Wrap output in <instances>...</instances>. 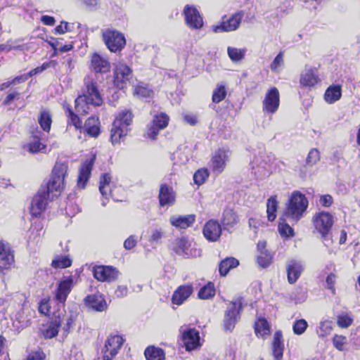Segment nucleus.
Masks as SVG:
<instances>
[{
	"instance_id": "nucleus-1",
	"label": "nucleus",
	"mask_w": 360,
	"mask_h": 360,
	"mask_svg": "<svg viewBox=\"0 0 360 360\" xmlns=\"http://www.w3.org/2000/svg\"><path fill=\"white\" fill-rule=\"evenodd\" d=\"M84 83L86 90L75 99V110L78 113L86 115L89 113L91 106H101L103 98L96 82L90 78H85Z\"/></svg>"
},
{
	"instance_id": "nucleus-2",
	"label": "nucleus",
	"mask_w": 360,
	"mask_h": 360,
	"mask_svg": "<svg viewBox=\"0 0 360 360\" xmlns=\"http://www.w3.org/2000/svg\"><path fill=\"white\" fill-rule=\"evenodd\" d=\"M68 171V165L62 162H56L52 174L48 183L45 186H41L48 195L51 196V199L57 198L61 193L64 188L65 177Z\"/></svg>"
},
{
	"instance_id": "nucleus-3",
	"label": "nucleus",
	"mask_w": 360,
	"mask_h": 360,
	"mask_svg": "<svg viewBox=\"0 0 360 360\" xmlns=\"http://www.w3.org/2000/svg\"><path fill=\"white\" fill-rule=\"evenodd\" d=\"M308 207V200L300 191H294L287 204L283 217L293 222H297Z\"/></svg>"
},
{
	"instance_id": "nucleus-4",
	"label": "nucleus",
	"mask_w": 360,
	"mask_h": 360,
	"mask_svg": "<svg viewBox=\"0 0 360 360\" xmlns=\"http://www.w3.org/2000/svg\"><path fill=\"white\" fill-rule=\"evenodd\" d=\"M312 223L315 230L321 234L323 244L326 247L330 246L333 243L330 232L334 223V216L328 212H319L313 216Z\"/></svg>"
},
{
	"instance_id": "nucleus-5",
	"label": "nucleus",
	"mask_w": 360,
	"mask_h": 360,
	"mask_svg": "<svg viewBox=\"0 0 360 360\" xmlns=\"http://www.w3.org/2000/svg\"><path fill=\"white\" fill-rule=\"evenodd\" d=\"M133 115L131 111L124 110L120 112L113 122L110 139L112 144L119 143L128 132V127L131 124Z\"/></svg>"
},
{
	"instance_id": "nucleus-6",
	"label": "nucleus",
	"mask_w": 360,
	"mask_h": 360,
	"mask_svg": "<svg viewBox=\"0 0 360 360\" xmlns=\"http://www.w3.org/2000/svg\"><path fill=\"white\" fill-rule=\"evenodd\" d=\"M124 339L119 335H110L105 340L103 360H112L122 347Z\"/></svg>"
},
{
	"instance_id": "nucleus-7",
	"label": "nucleus",
	"mask_w": 360,
	"mask_h": 360,
	"mask_svg": "<svg viewBox=\"0 0 360 360\" xmlns=\"http://www.w3.org/2000/svg\"><path fill=\"white\" fill-rule=\"evenodd\" d=\"M103 38L107 47L112 52L121 51L126 44L124 35L117 30H105L103 33Z\"/></svg>"
},
{
	"instance_id": "nucleus-8",
	"label": "nucleus",
	"mask_w": 360,
	"mask_h": 360,
	"mask_svg": "<svg viewBox=\"0 0 360 360\" xmlns=\"http://www.w3.org/2000/svg\"><path fill=\"white\" fill-rule=\"evenodd\" d=\"M131 68L124 62H117L114 69V84L119 89H123L132 79Z\"/></svg>"
},
{
	"instance_id": "nucleus-9",
	"label": "nucleus",
	"mask_w": 360,
	"mask_h": 360,
	"mask_svg": "<svg viewBox=\"0 0 360 360\" xmlns=\"http://www.w3.org/2000/svg\"><path fill=\"white\" fill-rule=\"evenodd\" d=\"M15 307V304H9L8 307V312L12 319L17 321L20 326L18 328H25L30 323V309L26 304H18V311L15 312L13 309Z\"/></svg>"
},
{
	"instance_id": "nucleus-10",
	"label": "nucleus",
	"mask_w": 360,
	"mask_h": 360,
	"mask_svg": "<svg viewBox=\"0 0 360 360\" xmlns=\"http://www.w3.org/2000/svg\"><path fill=\"white\" fill-rule=\"evenodd\" d=\"M280 104L278 90L276 87H271L267 91L262 101V110L266 113H275Z\"/></svg>"
},
{
	"instance_id": "nucleus-11",
	"label": "nucleus",
	"mask_w": 360,
	"mask_h": 360,
	"mask_svg": "<svg viewBox=\"0 0 360 360\" xmlns=\"http://www.w3.org/2000/svg\"><path fill=\"white\" fill-rule=\"evenodd\" d=\"M44 191V188L40 187L37 193L34 196L32 200L30 212L33 216L37 217L40 214L45 210L48 201L53 200L51 199V196L48 195Z\"/></svg>"
},
{
	"instance_id": "nucleus-12",
	"label": "nucleus",
	"mask_w": 360,
	"mask_h": 360,
	"mask_svg": "<svg viewBox=\"0 0 360 360\" xmlns=\"http://www.w3.org/2000/svg\"><path fill=\"white\" fill-rule=\"evenodd\" d=\"M243 17V14L242 12H237L227 20H225L224 18L220 25L212 26V31L216 33L235 31L239 27Z\"/></svg>"
},
{
	"instance_id": "nucleus-13",
	"label": "nucleus",
	"mask_w": 360,
	"mask_h": 360,
	"mask_svg": "<svg viewBox=\"0 0 360 360\" xmlns=\"http://www.w3.org/2000/svg\"><path fill=\"white\" fill-rule=\"evenodd\" d=\"M169 120L167 115L164 112L155 115L152 122L148 125L146 136L155 139L159 131L167 126Z\"/></svg>"
},
{
	"instance_id": "nucleus-14",
	"label": "nucleus",
	"mask_w": 360,
	"mask_h": 360,
	"mask_svg": "<svg viewBox=\"0 0 360 360\" xmlns=\"http://www.w3.org/2000/svg\"><path fill=\"white\" fill-rule=\"evenodd\" d=\"M241 304L238 302H233L228 306L224 316V328L226 330L231 331L239 317V310Z\"/></svg>"
},
{
	"instance_id": "nucleus-15",
	"label": "nucleus",
	"mask_w": 360,
	"mask_h": 360,
	"mask_svg": "<svg viewBox=\"0 0 360 360\" xmlns=\"http://www.w3.org/2000/svg\"><path fill=\"white\" fill-rule=\"evenodd\" d=\"M94 276L99 281L112 282L118 277L117 270L110 266H100L94 269Z\"/></svg>"
},
{
	"instance_id": "nucleus-16",
	"label": "nucleus",
	"mask_w": 360,
	"mask_h": 360,
	"mask_svg": "<svg viewBox=\"0 0 360 360\" xmlns=\"http://www.w3.org/2000/svg\"><path fill=\"white\" fill-rule=\"evenodd\" d=\"M222 229L217 221L210 219L204 225L203 235L208 241L216 242L221 235Z\"/></svg>"
},
{
	"instance_id": "nucleus-17",
	"label": "nucleus",
	"mask_w": 360,
	"mask_h": 360,
	"mask_svg": "<svg viewBox=\"0 0 360 360\" xmlns=\"http://www.w3.org/2000/svg\"><path fill=\"white\" fill-rule=\"evenodd\" d=\"M229 160V151L224 149L217 150L211 159V167L213 172L221 174Z\"/></svg>"
},
{
	"instance_id": "nucleus-18",
	"label": "nucleus",
	"mask_w": 360,
	"mask_h": 360,
	"mask_svg": "<svg viewBox=\"0 0 360 360\" xmlns=\"http://www.w3.org/2000/svg\"><path fill=\"white\" fill-rule=\"evenodd\" d=\"M182 340L187 351L193 350L200 347L199 333L194 328L181 330Z\"/></svg>"
},
{
	"instance_id": "nucleus-19",
	"label": "nucleus",
	"mask_w": 360,
	"mask_h": 360,
	"mask_svg": "<svg viewBox=\"0 0 360 360\" xmlns=\"http://www.w3.org/2000/svg\"><path fill=\"white\" fill-rule=\"evenodd\" d=\"M176 252L184 257H197L200 255V250L191 248V243L186 238H181L176 240Z\"/></svg>"
},
{
	"instance_id": "nucleus-20",
	"label": "nucleus",
	"mask_w": 360,
	"mask_h": 360,
	"mask_svg": "<svg viewBox=\"0 0 360 360\" xmlns=\"http://www.w3.org/2000/svg\"><path fill=\"white\" fill-rule=\"evenodd\" d=\"M184 15L186 24L193 29H200L202 27V18L198 11L192 6L184 8Z\"/></svg>"
},
{
	"instance_id": "nucleus-21",
	"label": "nucleus",
	"mask_w": 360,
	"mask_h": 360,
	"mask_svg": "<svg viewBox=\"0 0 360 360\" xmlns=\"http://www.w3.org/2000/svg\"><path fill=\"white\" fill-rule=\"evenodd\" d=\"M91 68L96 73H106L110 70V63L106 57L95 53L91 57Z\"/></svg>"
},
{
	"instance_id": "nucleus-22",
	"label": "nucleus",
	"mask_w": 360,
	"mask_h": 360,
	"mask_svg": "<svg viewBox=\"0 0 360 360\" xmlns=\"http://www.w3.org/2000/svg\"><path fill=\"white\" fill-rule=\"evenodd\" d=\"M193 288L191 284L180 285L174 292L172 297V302L174 304L181 305L192 295Z\"/></svg>"
},
{
	"instance_id": "nucleus-23",
	"label": "nucleus",
	"mask_w": 360,
	"mask_h": 360,
	"mask_svg": "<svg viewBox=\"0 0 360 360\" xmlns=\"http://www.w3.org/2000/svg\"><path fill=\"white\" fill-rule=\"evenodd\" d=\"M238 221V216L233 210L224 209L221 217V226L224 231H231Z\"/></svg>"
},
{
	"instance_id": "nucleus-24",
	"label": "nucleus",
	"mask_w": 360,
	"mask_h": 360,
	"mask_svg": "<svg viewBox=\"0 0 360 360\" xmlns=\"http://www.w3.org/2000/svg\"><path fill=\"white\" fill-rule=\"evenodd\" d=\"M73 287V280L67 277L60 281L56 293V299L60 303H64Z\"/></svg>"
},
{
	"instance_id": "nucleus-25",
	"label": "nucleus",
	"mask_w": 360,
	"mask_h": 360,
	"mask_svg": "<svg viewBox=\"0 0 360 360\" xmlns=\"http://www.w3.org/2000/svg\"><path fill=\"white\" fill-rule=\"evenodd\" d=\"M95 160L96 155H94L90 160H86L81 165L77 181V185L81 188H84L85 187V184L90 176Z\"/></svg>"
},
{
	"instance_id": "nucleus-26",
	"label": "nucleus",
	"mask_w": 360,
	"mask_h": 360,
	"mask_svg": "<svg viewBox=\"0 0 360 360\" xmlns=\"http://www.w3.org/2000/svg\"><path fill=\"white\" fill-rule=\"evenodd\" d=\"M303 269V265L300 262L293 259L288 261L286 264V270L288 282L290 284L295 283L300 278Z\"/></svg>"
},
{
	"instance_id": "nucleus-27",
	"label": "nucleus",
	"mask_w": 360,
	"mask_h": 360,
	"mask_svg": "<svg viewBox=\"0 0 360 360\" xmlns=\"http://www.w3.org/2000/svg\"><path fill=\"white\" fill-rule=\"evenodd\" d=\"M176 200V194L173 188L166 184H162L159 191V201L162 207L172 205Z\"/></svg>"
},
{
	"instance_id": "nucleus-28",
	"label": "nucleus",
	"mask_w": 360,
	"mask_h": 360,
	"mask_svg": "<svg viewBox=\"0 0 360 360\" xmlns=\"http://www.w3.org/2000/svg\"><path fill=\"white\" fill-rule=\"evenodd\" d=\"M62 326V319L54 314L45 329L42 330L43 335L46 339H51L58 334L59 328Z\"/></svg>"
},
{
	"instance_id": "nucleus-29",
	"label": "nucleus",
	"mask_w": 360,
	"mask_h": 360,
	"mask_svg": "<svg viewBox=\"0 0 360 360\" xmlns=\"http://www.w3.org/2000/svg\"><path fill=\"white\" fill-rule=\"evenodd\" d=\"M85 304L97 311H103L107 309V303L101 294H94L84 299Z\"/></svg>"
},
{
	"instance_id": "nucleus-30",
	"label": "nucleus",
	"mask_w": 360,
	"mask_h": 360,
	"mask_svg": "<svg viewBox=\"0 0 360 360\" xmlns=\"http://www.w3.org/2000/svg\"><path fill=\"white\" fill-rule=\"evenodd\" d=\"M13 262L14 257L9 247L0 241V269L10 268Z\"/></svg>"
},
{
	"instance_id": "nucleus-31",
	"label": "nucleus",
	"mask_w": 360,
	"mask_h": 360,
	"mask_svg": "<svg viewBox=\"0 0 360 360\" xmlns=\"http://www.w3.org/2000/svg\"><path fill=\"white\" fill-rule=\"evenodd\" d=\"M319 82V78L316 69H305L301 75L300 84L304 86L311 87Z\"/></svg>"
},
{
	"instance_id": "nucleus-32",
	"label": "nucleus",
	"mask_w": 360,
	"mask_h": 360,
	"mask_svg": "<svg viewBox=\"0 0 360 360\" xmlns=\"http://www.w3.org/2000/svg\"><path fill=\"white\" fill-rule=\"evenodd\" d=\"M272 350L274 360H281L283 358L284 345L283 334L281 330H277L274 335Z\"/></svg>"
},
{
	"instance_id": "nucleus-33",
	"label": "nucleus",
	"mask_w": 360,
	"mask_h": 360,
	"mask_svg": "<svg viewBox=\"0 0 360 360\" xmlns=\"http://www.w3.org/2000/svg\"><path fill=\"white\" fill-rule=\"evenodd\" d=\"M195 216L188 214L185 216L175 215L172 216L169 221L172 226L179 229H186L191 226L195 221Z\"/></svg>"
},
{
	"instance_id": "nucleus-34",
	"label": "nucleus",
	"mask_w": 360,
	"mask_h": 360,
	"mask_svg": "<svg viewBox=\"0 0 360 360\" xmlns=\"http://www.w3.org/2000/svg\"><path fill=\"white\" fill-rule=\"evenodd\" d=\"M99 191L102 196L107 199L108 195L113 197L111 188V176L109 174H103L100 178Z\"/></svg>"
},
{
	"instance_id": "nucleus-35",
	"label": "nucleus",
	"mask_w": 360,
	"mask_h": 360,
	"mask_svg": "<svg viewBox=\"0 0 360 360\" xmlns=\"http://www.w3.org/2000/svg\"><path fill=\"white\" fill-rule=\"evenodd\" d=\"M342 96V89L339 85H331L326 91L324 99L326 103L332 104L339 101Z\"/></svg>"
},
{
	"instance_id": "nucleus-36",
	"label": "nucleus",
	"mask_w": 360,
	"mask_h": 360,
	"mask_svg": "<svg viewBox=\"0 0 360 360\" xmlns=\"http://www.w3.org/2000/svg\"><path fill=\"white\" fill-rule=\"evenodd\" d=\"M58 316H60L62 319L63 330L65 334L70 332V328L75 323L77 314L73 312L67 314L66 312L58 311L56 313Z\"/></svg>"
},
{
	"instance_id": "nucleus-37",
	"label": "nucleus",
	"mask_w": 360,
	"mask_h": 360,
	"mask_svg": "<svg viewBox=\"0 0 360 360\" xmlns=\"http://www.w3.org/2000/svg\"><path fill=\"white\" fill-rule=\"evenodd\" d=\"M255 330L258 337L265 339L270 334L271 327L265 319L261 318L255 322Z\"/></svg>"
},
{
	"instance_id": "nucleus-38",
	"label": "nucleus",
	"mask_w": 360,
	"mask_h": 360,
	"mask_svg": "<svg viewBox=\"0 0 360 360\" xmlns=\"http://www.w3.org/2000/svg\"><path fill=\"white\" fill-rule=\"evenodd\" d=\"M99 120L97 117L92 116L89 117L85 122L84 128L86 133L93 136L96 137L100 134Z\"/></svg>"
},
{
	"instance_id": "nucleus-39",
	"label": "nucleus",
	"mask_w": 360,
	"mask_h": 360,
	"mask_svg": "<svg viewBox=\"0 0 360 360\" xmlns=\"http://www.w3.org/2000/svg\"><path fill=\"white\" fill-rule=\"evenodd\" d=\"M238 264V260L234 257H227L223 259L219 265L220 275L225 276L231 269L237 267Z\"/></svg>"
},
{
	"instance_id": "nucleus-40",
	"label": "nucleus",
	"mask_w": 360,
	"mask_h": 360,
	"mask_svg": "<svg viewBox=\"0 0 360 360\" xmlns=\"http://www.w3.org/2000/svg\"><path fill=\"white\" fill-rule=\"evenodd\" d=\"M144 354L147 360H165V359L164 350L154 346L148 347Z\"/></svg>"
},
{
	"instance_id": "nucleus-41",
	"label": "nucleus",
	"mask_w": 360,
	"mask_h": 360,
	"mask_svg": "<svg viewBox=\"0 0 360 360\" xmlns=\"http://www.w3.org/2000/svg\"><path fill=\"white\" fill-rule=\"evenodd\" d=\"M134 94L141 98H150L153 96V91L148 84L139 83L134 86Z\"/></svg>"
},
{
	"instance_id": "nucleus-42",
	"label": "nucleus",
	"mask_w": 360,
	"mask_h": 360,
	"mask_svg": "<svg viewBox=\"0 0 360 360\" xmlns=\"http://www.w3.org/2000/svg\"><path fill=\"white\" fill-rule=\"evenodd\" d=\"M64 110L67 114V117L68 118V124H72L76 129H81L82 127V121L77 116V115L75 114L69 104L63 105Z\"/></svg>"
},
{
	"instance_id": "nucleus-43",
	"label": "nucleus",
	"mask_w": 360,
	"mask_h": 360,
	"mask_svg": "<svg viewBox=\"0 0 360 360\" xmlns=\"http://www.w3.org/2000/svg\"><path fill=\"white\" fill-rule=\"evenodd\" d=\"M245 49H238L231 46H229L227 49L228 56L230 58V59L234 63H237L242 60L245 57Z\"/></svg>"
},
{
	"instance_id": "nucleus-44",
	"label": "nucleus",
	"mask_w": 360,
	"mask_h": 360,
	"mask_svg": "<svg viewBox=\"0 0 360 360\" xmlns=\"http://www.w3.org/2000/svg\"><path fill=\"white\" fill-rule=\"evenodd\" d=\"M278 207V201L275 196H271L267 201L266 212L268 219L273 221L276 217V211Z\"/></svg>"
},
{
	"instance_id": "nucleus-45",
	"label": "nucleus",
	"mask_w": 360,
	"mask_h": 360,
	"mask_svg": "<svg viewBox=\"0 0 360 360\" xmlns=\"http://www.w3.org/2000/svg\"><path fill=\"white\" fill-rule=\"evenodd\" d=\"M321 159V153L319 150L316 148H312L309 150L306 160H305V165L304 167H312L315 165H316Z\"/></svg>"
},
{
	"instance_id": "nucleus-46",
	"label": "nucleus",
	"mask_w": 360,
	"mask_h": 360,
	"mask_svg": "<svg viewBox=\"0 0 360 360\" xmlns=\"http://www.w3.org/2000/svg\"><path fill=\"white\" fill-rule=\"evenodd\" d=\"M333 322L329 320H325L320 323L316 333L320 338H325L330 335L333 330Z\"/></svg>"
},
{
	"instance_id": "nucleus-47",
	"label": "nucleus",
	"mask_w": 360,
	"mask_h": 360,
	"mask_svg": "<svg viewBox=\"0 0 360 360\" xmlns=\"http://www.w3.org/2000/svg\"><path fill=\"white\" fill-rule=\"evenodd\" d=\"M226 89L224 84H218L213 91L212 101L215 103H219L222 101L226 96Z\"/></svg>"
},
{
	"instance_id": "nucleus-48",
	"label": "nucleus",
	"mask_w": 360,
	"mask_h": 360,
	"mask_svg": "<svg viewBox=\"0 0 360 360\" xmlns=\"http://www.w3.org/2000/svg\"><path fill=\"white\" fill-rule=\"evenodd\" d=\"M280 220L282 221H280L279 225H278V231H279L280 234L282 236H285V237L292 236L294 234L293 229L289 224H288L286 223L287 220H289L290 221H291V220H290L289 219H288L286 217H284L283 216V218L280 219ZM292 222H293V221H292Z\"/></svg>"
},
{
	"instance_id": "nucleus-49",
	"label": "nucleus",
	"mask_w": 360,
	"mask_h": 360,
	"mask_svg": "<svg viewBox=\"0 0 360 360\" xmlns=\"http://www.w3.org/2000/svg\"><path fill=\"white\" fill-rule=\"evenodd\" d=\"M215 295V290L214 288V285L211 283H209L207 285L203 286L200 288L198 292V297L202 300H207Z\"/></svg>"
},
{
	"instance_id": "nucleus-50",
	"label": "nucleus",
	"mask_w": 360,
	"mask_h": 360,
	"mask_svg": "<svg viewBox=\"0 0 360 360\" xmlns=\"http://www.w3.org/2000/svg\"><path fill=\"white\" fill-rule=\"evenodd\" d=\"M42 229H43V226H42L41 221H39L38 220L34 221L32 224V226L29 230L30 238L37 241L38 239L40 238V236L42 234Z\"/></svg>"
},
{
	"instance_id": "nucleus-51",
	"label": "nucleus",
	"mask_w": 360,
	"mask_h": 360,
	"mask_svg": "<svg viewBox=\"0 0 360 360\" xmlns=\"http://www.w3.org/2000/svg\"><path fill=\"white\" fill-rule=\"evenodd\" d=\"M27 148L30 153H35L44 150L46 146L40 142L39 136L36 134L33 136V139L28 144Z\"/></svg>"
},
{
	"instance_id": "nucleus-52",
	"label": "nucleus",
	"mask_w": 360,
	"mask_h": 360,
	"mask_svg": "<svg viewBox=\"0 0 360 360\" xmlns=\"http://www.w3.org/2000/svg\"><path fill=\"white\" fill-rule=\"evenodd\" d=\"M72 264V260L68 256H58L52 261V266L54 268L64 269Z\"/></svg>"
},
{
	"instance_id": "nucleus-53",
	"label": "nucleus",
	"mask_w": 360,
	"mask_h": 360,
	"mask_svg": "<svg viewBox=\"0 0 360 360\" xmlns=\"http://www.w3.org/2000/svg\"><path fill=\"white\" fill-rule=\"evenodd\" d=\"M39 123L45 131H49L51 125V118L49 112H41L39 117Z\"/></svg>"
},
{
	"instance_id": "nucleus-54",
	"label": "nucleus",
	"mask_w": 360,
	"mask_h": 360,
	"mask_svg": "<svg viewBox=\"0 0 360 360\" xmlns=\"http://www.w3.org/2000/svg\"><path fill=\"white\" fill-rule=\"evenodd\" d=\"M333 344L334 347L338 351H344L347 345V339L345 336L341 335H335L333 338Z\"/></svg>"
},
{
	"instance_id": "nucleus-55",
	"label": "nucleus",
	"mask_w": 360,
	"mask_h": 360,
	"mask_svg": "<svg viewBox=\"0 0 360 360\" xmlns=\"http://www.w3.org/2000/svg\"><path fill=\"white\" fill-rule=\"evenodd\" d=\"M57 65V62L56 60H51L46 63H44L41 66L37 67L36 68L32 69L28 74L29 77H32L34 75L40 74L43 72L46 69L51 67H56Z\"/></svg>"
},
{
	"instance_id": "nucleus-56",
	"label": "nucleus",
	"mask_w": 360,
	"mask_h": 360,
	"mask_svg": "<svg viewBox=\"0 0 360 360\" xmlns=\"http://www.w3.org/2000/svg\"><path fill=\"white\" fill-rule=\"evenodd\" d=\"M209 176L208 171L206 169H198L193 175V180L195 184L202 185Z\"/></svg>"
},
{
	"instance_id": "nucleus-57",
	"label": "nucleus",
	"mask_w": 360,
	"mask_h": 360,
	"mask_svg": "<svg viewBox=\"0 0 360 360\" xmlns=\"http://www.w3.org/2000/svg\"><path fill=\"white\" fill-rule=\"evenodd\" d=\"M307 326V322L304 319L297 320L293 324V332L296 335H302L305 332Z\"/></svg>"
},
{
	"instance_id": "nucleus-58",
	"label": "nucleus",
	"mask_w": 360,
	"mask_h": 360,
	"mask_svg": "<svg viewBox=\"0 0 360 360\" xmlns=\"http://www.w3.org/2000/svg\"><path fill=\"white\" fill-rule=\"evenodd\" d=\"M353 319L349 314H342L338 316L337 324L342 328H347L352 325Z\"/></svg>"
},
{
	"instance_id": "nucleus-59",
	"label": "nucleus",
	"mask_w": 360,
	"mask_h": 360,
	"mask_svg": "<svg viewBox=\"0 0 360 360\" xmlns=\"http://www.w3.org/2000/svg\"><path fill=\"white\" fill-rule=\"evenodd\" d=\"M337 275L334 273H330L328 275L326 279V288L331 291V292L335 294V285L336 283Z\"/></svg>"
},
{
	"instance_id": "nucleus-60",
	"label": "nucleus",
	"mask_w": 360,
	"mask_h": 360,
	"mask_svg": "<svg viewBox=\"0 0 360 360\" xmlns=\"http://www.w3.org/2000/svg\"><path fill=\"white\" fill-rule=\"evenodd\" d=\"M283 65V53L280 52L274 58L271 64V70L273 72H277L278 68Z\"/></svg>"
},
{
	"instance_id": "nucleus-61",
	"label": "nucleus",
	"mask_w": 360,
	"mask_h": 360,
	"mask_svg": "<svg viewBox=\"0 0 360 360\" xmlns=\"http://www.w3.org/2000/svg\"><path fill=\"white\" fill-rule=\"evenodd\" d=\"M257 261L258 264L263 268L269 266L271 262L270 256L266 253L258 256Z\"/></svg>"
},
{
	"instance_id": "nucleus-62",
	"label": "nucleus",
	"mask_w": 360,
	"mask_h": 360,
	"mask_svg": "<svg viewBox=\"0 0 360 360\" xmlns=\"http://www.w3.org/2000/svg\"><path fill=\"white\" fill-rule=\"evenodd\" d=\"M333 202V197L330 195H322L319 198V203L321 206L329 207Z\"/></svg>"
},
{
	"instance_id": "nucleus-63",
	"label": "nucleus",
	"mask_w": 360,
	"mask_h": 360,
	"mask_svg": "<svg viewBox=\"0 0 360 360\" xmlns=\"http://www.w3.org/2000/svg\"><path fill=\"white\" fill-rule=\"evenodd\" d=\"M137 243V237L134 235L130 236L124 242V248L126 250H131Z\"/></svg>"
},
{
	"instance_id": "nucleus-64",
	"label": "nucleus",
	"mask_w": 360,
	"mask_h": 360,
	"mask_svg": "<svg viewBox=\"0 0 360 360\" xmlns=\"http://www.w3.org/2000/svg\"><path fill=\"white\" fill-rule=\"evenodd\" d=\"M163 236V233L161 230L155 229L152 231L150 237V241L153 243H158Z\"/></svg>"
}]
</instances>
